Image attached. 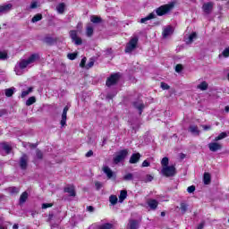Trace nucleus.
<instances>
[{"mask_svg": "<svg viewBox=\"0 0 229 229\" xmlns=\"http://www.w3.org/2000/svg\"><path fill=\"white\" fill-rule=\"evenodd\" d=\"M38 60H40V55L38 54H32L28 59H21L14 67L15 73L17 76H21L24 72V69H26L28 65H31V64H35V62H38Z\"/></svg>", "mask_w": 229, "mask_h": 229, "instance_id": "obj_1", "label": "nucleus"}, {"mask_svg": "<svg viewBox=\"0 0 229 229\" xmlns=\"http://www.w3.org/2000/svg\"><path fill=\"white\" fill-rule=\"evenodd\" d=\"M173 8H174V3L166 4L156 9V13L158 15V17H162V15H166V13H169Z\"/></svg>", "mask_w": 229, "mask_h": 229, "instance_id": "obj_2", "label": "nucleus"}, {"mask_svg": "<svg viewBox=\"0 0 229 229\" xmlns=\"http://www.w3.org/2000/svg\"><path fill=\"white\" fill-rule=\"evenodd\" d=\"M137 44H139V37L135 36L130 39L125 47V53H132L137 49Z\"/></svg>", "mask_w": 229, "mask_h": 229, "instance_id": "obj_3", "label": "nucleus"}, {"mask_svg": "<svg viewBox=\"0 0 229 229\" xmlns=\"http://www.w3.org/2000/svg\"><path fill=\"white\" fill-rule=\"evenodd\" d=\"M162 174L166 176V178H173V176H176V167L174 165L165 166L161 170Z\"/></svg>", "mask_w": 229, "mask_h": 229, "instance_id": "obj_4", "label": "nucleus"}, {"mask_svg": "<svg viewBox=\"0 0 229 229\" xmlns=\"http://www.w3.org/2000/svg\"><path fill=\"white\" fill-rule=\"evenodd\" d=\"M69 35L75 46H81L83 44L81 38L78 37V30H70Z\"/></svg>", "mask_w": 229, "mask_h": 229, "instance_id": "obj_5", "label": "nucleus"}, {"mask_svg": "<svg viewBox=\"0 0 229 229\" xmlns=\"http://www.w3.org/2000/svg\"><path fill=\"white\" fill-rule=\"evenodd\" d=\"M128 157V150L127 149H123L118 152V154L114 157V164H119L123 162Z\"/></svg>", "mask_w": 229, "mask_h": 229, "instance_id": "obj_6", "label": "nucleus"}, {"mask_svg": "<svg viewBox=\"0 0 229 229\" xmlns=\"http://www.w3.org/2000/svg\"><path fill=\"white\" fill-rule=\"evenodd\" d=\"M120 78H121V75L119 73H113L111 74L110 77L107 78L106 83L108 87H112L113 85H116Z\"/></svg>", "mask_w": 229, "mask_h": 229, "instance_id": "obj_7", "label": "nucleus"}, {"mask_svg": "<svg viewBox=\"0 0 229 229\" xmlns=\"http://www.w3.org/2000/svg\"><path fill=\"white\" fill-rule=\"evenodd\" d=\"M28 160L29 157L26 154H22V156L20 157L19 165L22 171H26L28 169Z\"/></svg>", "mask_w": 229, "mask_h": 229, "instance_id": "obj_8", "label": "nucleus"}, {"mask_svg": "<svg viewBox=\"0 0 229 229\" xmlns=\"http://www.w3.org/2000/svg\"><path fill=\"white\" fill-rule=\"evenodd\" d=\"M69 108H71L70 106H65L64 110H63L62 119H61V122H60V124H61L62 128H64V126L67 125V112H69Z\"/></svg>", "mask_w": 229, "mask_h": 229, "instance_id": "obj_9", "label": "nucleus"}, {"mask_svg": "<svg viewBox=\"0 0 229 229\" xmlns=\"http://www.w3.org/2000/svg\"><path fill=\"white\" fill-rule=\"evenodd\" d=\"M202 10L206 15H210V13H212V10H214V3L208 2L203 4Z\"/></svg>", "mask_w": 229, "mask_h": 229, "instance_id": "obj_10", "label": "nucleus"}, {"mask_svg": "<svg viewBox=\"0 0 229 229\" xmlns=\"http://www.w3.org/2000/svg\"><path fill=\"white\" fill-rule=\"evenodd\" d=\"M132 106H134L136 110H139L140 115H142V112L145 108L144 102H142L141 100H136L132 102Z\"/></svg>", "mask_w": 229, "mask_h": 229, "instance_id": "obj_11", "label": "nucleus"}, {"mask_svg": "<svg viewBox=\"0 0 229 229\" xmlns=\"http://www.w3.org/2000/svg\"><path fill=\"white\" fill-rule=\"evenodd\" d=\"M209 151L216 153V151H219V149L223 148V145L217 142H211L208 144Z\"/></svg>", "mask_w": 229, "mask_h": 229, "instance_id": "obj_12", "label": "nucleus"}, {"mask_svg": "<svg viewBox=\"0 0 229 229\" xmlns=\"http://www.w3.org/2000/svg\"><path fill=\"white\" fill-rule=\"evenodd\" d=\"M12 4H7L4 5H0V15H3L4 13H8L12 10Z\"/></svg>", "mask_w": 229, "mask_h": 229, "instance_id": "obj_13", "label": "nucleus"}, {"mask_svg": "<svg viewBox=\"0 0 229 229\" xmlns=\"http://www.w3.org/2000/svg\"><path fill=\"white\" fill-rule=\"evenodd\" d=\"M174 31V30L173 29V27L167 26L163 30V38H167V37L173 35Z\"/></svg>", "mask_w": 229, "mask_h": 229, "instance_id": "obj_14", "label": "nucleus"}, {"mask_svg": "<svg viewBox=\"0 0 229 229\" xmlns=\"http://www.w3.org/2000/svg\"><path fill=\"white\" fill-rule=\"evenodd\" d=\"M140 153H134L130 157V164H137L140 160Z\"/></svg>", "mask_w": 229, "mask_h": 229, "instance_id": "obj_15", "label": "nucleus"}, {"mask_svg": "<svg viewBox=\"0 0 229 229\" xmlns=\"http://www.w3.org/2000/svg\"><path fill=\"white\" fill-rule=\"evenodd\" d=\"M103 171H104L105 174H106V176L109 180L114 178V176L115 178L114 172L108 166H104Z\"/></svg>", "mask_w": 229, "mask_h": 229, "instance_id": "obj_16", "label": "nucleus"}, {"mask_svg": "<svg viewBox=\"0 0 229 229\" xmlns=\"http://www.w3.org/2000/svg\"><path fill=\"white\" fill-rule=\"evenodd\" d=\"M196 38H198V34L196 32H192L189 35L188 38H186V44H192Z\"/></svg>", "mask_w": 229, "mask_h": 229, "instance_id": "obj_17", "label": "nucleus"}, {"mask_svg": "<svg viewBox=\"0 0 229 229\" xmlns=\"http://www.w3.org/2000/svg\"><path fill=\"white\" fill-rule=\"evenodd\" d=\"M148 205L151 210H157V207H158V201L157 199H149L148 201Z\"/></svg>", "mask_w": 229, "mask_h": 229, "instance_id": "obj_18", "label": "nucleus"}, {"mask_svg": "<svg viewBox=\"0 0 229 229\" xmlns=\"http://www.w3.org/2000/svg\"><path fill=\"white\" fill-rule=\"evenodd\" d=\"M64 192H67L69 196H76V191L74 190V186H68L64 188Z\"/></svg>", "mask_w": 229, "mask_h": 229, "instance_id": "obj_19", "label": "nucleus"}, {"mask_svg": "<svg viewBox=\"0 0 229 229\" xmlns=\"http://www.w3.org/2000/svg\"><path fill=\"white\" fill-rule=\"evenodd\" d=\"M28 191H24L21 193V195L20 196V200H19V204L20 205H24V202L28 200Z\"/></svg>", "mask_w": 229, "mask_h": 229, "instance_id": "obj_20", "label": "nucleus"}, {"mask_svg": "<svg viewBox=\"0 0 229 229\" xmlns=\"http://www.w3.org/2000/svg\"><path fill=\"white\" fill-rule=\"evenodd\" d=\"M7 191H8L9 193H11L13 196V195L19 194V192H21V188L15 187V186H12V187H9L7 189Z\"/></svg>", "mask_w": 229, "mask_h": 229, "instance_id": "obj_21", "label": "nucleus"}, {"mask_svg": "<svg viewBox=\"0 0 229 229\" xmlns=\"http://www.w3.org/2000/svg\"><path fill=\"white\" fill-rule=\"evenodd\" d=\"M126 198H128V191H126V190L121 191L119 195V203H123Z\"/></svg>", "mask_w": 229, "mask_h": 229, "instance_id": "obj_22", "label": "nucleus"}, {"mask_svg": "<svg viewBox=\"0 0 229 229\" xmlns=\"http://www.w3.org/2000/svg\"><path fill=\"white\" fill-rule=\"evenodd\" d=\"M210 182H212V177L208 173H205L203 176V182L205 185H210Z\"/></svg>", "mask_w": 229, "mask_h": 229, "instance_id": "obj_23", "label": "nucleus"}, {"mask_svg": "<svg viewBox=\"0 0 229 229\" xmlns=\"http://www.w3.org/2000/svg\"><path fill=\"white\" fill-rule=\"evenodd\" d=\"M189 131L192 133V135H196V136L199 135V129H198V126L196 125H191L189 127Z\"/></svg>", "mask_w": 229, "mask_h": 229, "instance_id": "obj_24", "label": "nucleus"}, {"mask_svg": "<svg viewBox=\"0 0 229 229\" xmlns=\"http://www.w3.org/2000/svg\"><path fill=\"white\" fill-rule=\"evenodd\" d=\"M180 209L182 214H185L187 210H189V204H187L185 201H182L180 204Z\"/></svg>", "mask_w": 229, "mask_h": 229, "instance_id": "obj_25", "label": "nucleus"}, {"mask_svg": "<svg viewBox=\"0 0 229 229\" xmlns=\"http://www.w3.org/2000/svg\"><path fill=\"white\" fill-rule=\"evenodd\" d=\"M156 15L155 13H149L148 16H146L145 18H142L140 22L141 24H145V22H148V21H151V19H155Z\"/></svg>", "mask_w": 229, "mask_h": 229, "instance_id": "obj_26", "label": "nucleus"}, {"mask_svg": "<svg viewBox=\"0 0 229 229\" xmlns=\"http://www.w3.org/2000/svg\"><path fill=\"white\" fill-rule=\"evenodd\" d=\"M1 148L4 149L7 155L12 151V147L6 142L1 144Z\"/></svg>", "mask_w": 229, "mask_h": 229, "instance_id": "obj_27", "label": "nucleus"}, {"mask_svg": "<svg viewBox=\"0 0 229 229\" xmlns=\"http://www.w3.org/2000/svg\"><path fill=\"white\" fill-rule=\"evenodd\" d=\"M129 228L130 229H137V228H139V221H137V220H130L129 221Z\"/></svg>", "mask_w": 229, "mask_h": 229, "instance_id": "obj_28", "label": "nucleus"}, {"mask_svg": "<svg viewBox=\"0 0 229 229\" xmlns=\"http://www.w3.org/2000/svg\"><path fill=\"white\" fill-rule=\"evenodd\" d=\"M15 92V88L5 89V96L6 98H12L13 93Z\"/></svg>", "mask_w": 229, "mask_h": 229, "instance_id": "obj_29", "label": "nucleus"}, {"mask_svg": "<svg viewBox=\"0 0 229 229\" xmlns=\"http://www.w3.org/2000/svg\"><path fill=\"white\" fill-rule=\"evenodd\" d=\"M57 13H64L65 12V4L61 3L56 6Z\"/></svg>", "mask_w": 229, "mask_h": 229, "instance_id": "obj_30", "label": "nucleus"}, {"mask_svg": "<svg viewBox=\"0 0 229 229\" xmlns=\"http://www.w3.org/2000/svg\"><path fill=\"white\" fill-rule=\"evenodd\" d=\"M197 89L199 90H207V89H208V83H207V81H202L197 86Z\"/></svg>", "mask_w": 229, "mask_h": 229, "instance_id": "obj_31", "label": "nucleus"}, {"mask_svg": "<svg viewBox=\"0 0 229 229\" xmlns=\"http://www.w3.org/2000/svg\"><path fill=\"white\" fill-rule=\"evenodd\" d=\"M90 21L91 22H93L94 24H99V22H101L102 19L99 16H96V15H92L90 17Z\"/></svg>", "mask_w": 229, "mask_h": 229, "instance_id": "obj_32", "label": "nucleus"}, {"mask_svg": "<svg viewBox=\"0 0 229 229\" xmlns=\"http://www.w3.org/2000/svg\"><path fill=\"white\" fill-rule=\"evenodd\" d=\"M226 137H228V133L222 132L215 138V142H217L218 140H223V139H226Z\"/></svg>", "mask_w": 229, "mask_h": 229, "instance_id": "obj_33", "label": "nucleus"}, {"mask_svg": "<svg viewBox=\"0 0 229 229\" xmlns=\"http://www.w3.org/2000/svg\"><path fill=\"white\" fill-rule=\"evenodd\" d=\"M37 102V98L35 97H30L27 99L26 101V106H31L34 103Z\"/></svg>", "mask_w": 229, "mask_h": 229, "instance_id": "obj_34", "label": "nucleus"}, {"mask_svg": "<svg viewBox=\"0 0 229 229\" xmlns=\"http://www.w3.org/2000/svg\"><path fill=\"white\" fill-rule=\"evenodd\" d=\"M87 37H92L94 35V28L92 26H88L86 29Z\"/></svg>", "mask_w": 229, "mask_h": 229, "instance_id": "obj_35", "label": "nucleus"}, {"mask_svg": "<svg viewBox=\"0 0 229 229\" xmlns=\"http://www.w3.org/2000/svg\"><path fill=\"white\" fill-rule=\"evenodd\" d=\"M109 201H110L111 205H113V206L117 205V201H118L117 196H115V195H111V196L109 197Z\"/></svg>", "mask_w": 229, "mask_h": 229, "instance_id": "obj_36", "label": "nucleus"}, {"mask_svg": "<svg viewBox=\"0 0 229 229\" xmlns=\"http://www.w3.org/2000/svg\"><path fill=\"white\" fill-rule=\"evenodd\" d=\"M161 165H162V167L169 166V157H163L161 160Z\"/></svg>", "mask_w": 229, "mask_h": 229, "instance_id": "obj_37", "label": "nucleus"}, {"mask_svg": "<svg viewBox=\"0 0 229 229\" xmlns=\"http://www.w3.org/2000/svg\"><path fill=\"white\" fill-rule=\"evenodd\" d=\"M113 228H114V225L110 223H106L99 226V229H113Z\"/></svg>", "mask_w": 229, "mask_h": 229, "instance_id": "obj_38", "label": "nucleus"}, {"mask_svg": "<svg viewBox=\"0 0 229 229\" xmlns=\"http://www.w3.org/2000/svg\"><path fill=\"white\" fill-rule=\"evenodd\" d=\"M38 21H42V14L41 13H38L36 15L33 16L31 22H38Z\"/></svg>", "mask_w": 229, "mask_h": 229, "instance_id": "obj_39", "label": "nucleus"}, {"mask_svg": "<svg viewBox=\"0 0 229 229\" xmlns=\"http://www.w3.org/2000/svg\"><path fill=\"white\" fill-rule=\"evenodd\" d=\"M124 182H131L133 180V174L129 173L123 176Z\"/></svg>", "mask_w": 229, "mask_h": 229, "instance_id": "obj_40", "label": "nucleus"}, {"mask_svg": "<svg viewBox=\"0 0 229 229\" xmlns=\"http://www.w3.org/2000/svg\"><path fill=\"white\" fill-rule=\"evenodd\" d=\"M36 157L38 158V160H42L44 158V154L42 153V150L37 148L36 149Z\"/></svg>", "mask_w": 229, "mask_h": 229, "instance_id": "obj_41", "label": "nucleus"}, {"mask_svg": "<svg viewBox=\"0 0 229 229\" xmlns=\"http://www.w3.org/2000/svg\"><path fill=\"white\" fill-rule=\"evenodd\" d=\"M44 42H46V44H49L51 46L52 44H55V39L51 37H47V38H45Z\"/></svg>", "mask_w": 229, "mask_h": 229, "instance_id": "obj_42", "label": "nucleus"}, {"mask_svg": "<svg viewBox=\"0 0 229 229\" xmlns=\"http://www.w3.org/2000/svg\"><path fill=\"white\" fill-rule=\"evenodd\" d=\"M30 92H33V88H29L28 90L21 92V98H26Z\"/></svg>", "mask_w": 229, "mask_h": 229, "instance_id": "obj_43", "label": "nucleus"}, {"mask_svg": "<svg viewBox=\"0 0 229 229\" xmlns=\"http://www.w3.org/2000/svg\"><path fill=\"white\" fill-rule=\"evenodd\" d=\"M0 60H8V54L6 52L0 51Z\"/></svg>", "mask_w": 229, "mask_h": 229, "instance_id": "obj_44", "label": "nucleus"}, {"mask_svg": "<svg viewBox=\"0 0 229 229\" xmlns=\"http://www.w3.org/2000/svg\"><path fill=\"white\" fill-rule=\"evenodd\" d=\"M94 59L93 58H90L89 63L87 64V65L85 66L87 69H90L92 67H94Z\"/></svg>", "mask_w": 229, "mask_h": 229, "instance_id": "obj_45", "label": "nucleus"}, {"mask_svg": "<svg viewBox=\"0 0 229 229\" xmlns=\"http://www.w3.org/2000/svg\"><path fill=\"white\" fill-rule=\"evenodd\" d=\"M77 56H78V54L76 53H71L67 55V58H69V60H76Z\"/></svg>", "mask_w": 229, "mask_h": 229, "instance_id": "obj_46", "label": "nucleus"}, {"mask_svg": "<svg viewBox=\"0 0 229 229\" xmlns=\"http://www.w3.org/2000/svg\"><path fill=\"white\" fill-rule=\"evenodd\" d=\"M30 8V10H35L36 8H38V3L37 1L31 2Z\"/></svg>", "mask_w": 229, "mask_h": 229, "instance_id": "obj_47", "label": "nucleus"}, {"mask_svg": "<svg viewBox=\"0 0 229 229\" xmlns=\"http://www.w3.org/2000/svg\"><path fill=\"white\" fill-rule=\"evenodd\" d=\"M95 187H96L97 191H100L103 188V182H95Z\"/></svg>", "mask_w": 229, "mask_h": 229, "instance_id": "obj_48", "label": "nucleus"}, {"mask_svg": "<svg viewBox=\"0 0 229 229\" xmlns=\"http://www.w3.org/2000/svg\"><path fill=\"white\" fill-rule=\"evenodd\" d=\"M194 191H196V186H194V185H191L187 188V192H189V194H192V192H194Z\"/></svg>", "mask_w": 229, "mask_h": 229, "instance_id": "obj_49", "label": "nucleus"}, {"mask_svg": "<svg viewBox=\"0 0 229 229\" xmlns=\"http://www.w3.org/2000/svg\"><path fill=\"white\" fill-rule=\"evenodd\" d=\"M223 56H225V58H228L229 56V47L227 48H225L223 52H222Z\"/></svg>", "mask_w": 229, "mask_h": 229, "instance_id": "obj_50", "label": "nucleus"}, {"mask_svg": "<svg viewBox=\"0 0 229 229\" xmlns=\"http://www.w3.org/2000/svg\"><path fill=\"white\" fill-rule=\"evenodd\" d=\"M161 89H163V90H169L170 87L168 86L167 83L161 82Z\"/></svg>", "mask_w": 229, "mask_h": 229, "instance_id": "obj_51", "label": "nucleus"}, {"mask_svg": "<svg viewBox=\"0 0 229 229\" xmlns=\"http://www.w3.org/2000/svg\"><path fill=\"white\" fill-rule=\"evenodd\" d=\"M182 70H183V66L182 64H177L175 66V72H182Z\"/></svg>", "mask_w": 229, "mask_h": 229, "instance_id": "obj_52", "label": "nucleus"}, {"mask_svg": "<svg viewBox=\"0 0 229 229\" xmlns=\"http://www.w3.org/2000/svg\"><path fill=\"white\" fill-rule=\"evenodd\" d=\"M85 64H87V57H83V58L81 59L80 65H81V67H86Z\"/></svg>", "mask_w": 229, "mask_h": 229, "instance_id": "obj_53", "label": "nucleus"}, {"mask_svg": "<svg viewBox=\"0 0 229 229\" xmlns=\"http://www.w3.org/2000/svg\"><path fill=\"white\" fill-rule=\"evenodd\" d=\"M50 207H53V204L51 203H43L42 208H50Z\"/></svg>", "mask_w": 229, "mask_h": 229, "instance_id": "obj_54", "label": "nucleus"}, {"mask_svg": "<svg viewBox=\"0 0 229 229\" xmlns=\"http://www.w3.org/2000/svg\"><path fill=\"white\" fill-rule=\"evenodd\" d=\"M93 155H94V151L89 150V151L86 153L85 157H86L87 158H90V157H92Z\"/></svg>", "mask_w": 229, "mask_h": 229, "instance_id": "obj_55", "label": "nucleus"}, {"mask_svg": "<svg viewBox=\"0 0 229 229\" xmlns=\"http://www.w3.org/2000/svg\"><path fill=\"white\" fill-rule=\"evenodd\" d=\"M150 164H149V161L148 160H144L141 166L142 167H149Z\"/></svg>", "mask_w": 229, "mask_h": 229, "instance_id": "obj_56", "label": "nucleus"}, {"mask_svg": "<svg viewBox=\"0 0 229 229\" xmlns=\"http://www.w3.org/2000/svg\"><path fill=\"white\" fill-rule=\"evenodd\" d=\"M146 178L147 179H146L145 182H153V176L152 175L147 174Z\"/></svg>", "mask_w": 229, "mask_h": 229, "instance_id": "obj_57", "label": "nucleus"}, {"mask_svg": "<svg viewBox=\"0 0 229 229\" xmlns=\"http://www.w3.org/2000/svg\"><path fill=\"white\" fill-rule=\"evenodd\" d=\"M94 210H95V208H94L93 206H88V207H87V211H88V212H94Z\"/></svg>", "mask_w": 229, "mask_h": 229, "instance_id": "obj_58", "label": "nucleus"}, {"mask_svg": "<svg viewBox=\"0 0 229 229\" xmlns=\"http://www.w3.org/2000/svg\"><path fill=\"white\" fill-rule=\"evenodd\" d=\"M202 128H203V130H205V131H207L210 130L212 128V126H210V125H203Z\"/></svg>", "mask_w": 229, "mask_h": 229, "instance_id": "obj_59", "label": "nucleus"}, {"mask_svg": "<svg viewBox=\"0 0 229 229\" xmlns=\"http://www.w3.org/2000/svg\"><path fill=\"white\" fill-rule=\"evenodd\" d=\"M114 96H115V94L114 95H112V94H107V96H106V99H114Z\"/></svg>", "mask_w": 229, "mask_h": 229, "instance_id": "obj_60", "label": "nucleus"}, {"mask_svg": "<svg viewBox=\"0 0 229 229\" xmlns=\"http://www.w3.org/2000/svg\"><path fill=\"white\" fill-rule=\"evenodd\" d=\"M3 115H6V110H0V117H3Z\"/></svg>", "mask_w": 229, "mask_h": 229, "instance_id": "obj_61", "label": "nucleus"}, {"mask_svg": "<svg viewBox=\"0 0 229 229\" xmlns=\"http://www.w3.org/2000/svg\"><path fill=\"white\" fill-rule=\"evenodd\" d=\"M53 217H55V216L50 213V214L48 215V221H49V222L53 221Z\"/></svg>", "mask_w": 229, "mask_h": 229, "instance_id": "obj_62", "label": "nucleus"}, {"mask_svg": "<svg viewBox=\"0 0 229 229\" xmlns=\"http://www.w3.org/2000/svg\"><path fill=\"white\" fill-rule=\"evenodd\" d=\"M1 225H3V220L0 218V229H8Z\"/></svg>", "mask_w": 229, "mask_h": 229, "instance_id": "obj_63", "label": "nucleus"}, {"mask_svg": "<svg viewBox=\"0 0 229 229\" xmlns=\"http://www.w3.org/2000/svg\"><path fill=\"white\" fill-rule=\"evenodd\" d=\"M13 229H19V225L18 224H14L13 225Z\"/></svg>", "mask_w": 229, "mask_h": 229, "instance_id": "obj_64", "label": "nucleus"}]
</instances>
